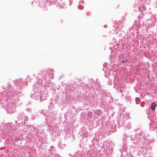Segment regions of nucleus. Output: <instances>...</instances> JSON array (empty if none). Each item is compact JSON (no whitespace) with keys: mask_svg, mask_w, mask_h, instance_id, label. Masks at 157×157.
I'll return each mask as SVG.
<instances>
[{"mask_svg":"<svg viewBox=\"0 0 157 157\" xmlns=\"http://www.w3.org/2000/svg\"><path fill=\"white\" fill-rule=\"evenodd\" d=\"M56 6L59 8H63L65 6V4L64 3H57Z\"/></svg>","mask_w":157,"mask_h":157,"instance_id":"obj_7","label":"nucleus"},{"mask_svg":"<svg viewBox=\"0 0 157 157\" xmlns=\"http://www.w3.org/2000/svg\"><path fill=\"white\" fill-rule=\"evenodd\" d=\"M128 61L127 60V59H126L125 60H124L122 61V63H125V62H127Z\"/></svg>","mask_w":157,"mask_h":157,"instance_id":"obj_14","label":"nucleus"},{"mask_svg":"<svg viewBox=\"0 0 157 157\" xmlns=\"http://www.w3.org/2000/svg\"><path fill=\"white\" fill-rule=\"evenodd\" d=\"M53 69H46L41 72L42 75L44 76V77L45 78V79L47 78H51L52 77H53Z\"/></svg>","mask_w":157,"mask_h":157,"instance_id":"obj_3","label":"nucleus"},{"mask_svg":"<svg viewBox=\"0 0 157 157\" xmlns=\"http://www.w3.org/2000/svg\"><path fill=\"white\" fill-rule=\"evenodd\" d=\"M83 1H80V2H79V4L78 5V8L79 9H82L83 8V6L81 5V4H83Z\"/></svg>","mask_w":157,"mask_h":157,"instance_id":"obj_8","label":"nucleus"},{"mask_svg":"<svg viewBox=\"0 0 157 157\" xmlns=\"http://www.w3.org/2000/svg\"><path fill=\"white\" fill-rule=\"evenodd\" d=\"M138 10L142 12L143 13H145V11L146 10V6L144 5H142L140 7H139Z\"/></svg>","mask_w":157,"mask_h":157,"instance_id":"obj_5","label":"nucleus"},{"mask_svg":"<svg viewBox=\"0 0 157 157\" xmlns=\"http://www.w3.org/2000/svg\"><path fill=\"white\" fill-rule=\"evenodd\" d=\"M88 116L91 118L93 116V113L91 112H89L87 114Z\"/></svg>","mask_w":157,"mask_h":157,"instance_id":"obj_10","label":"nucleus"},{"mask_svg":"<svg viewBox=\"0 0 157 157\" xmlns=\"http://www.w3.org/2000/svg\"><path fill=\"white\" fill-rule=\"evenodd\" d=\"M45 97H43V98H44Z\"/></svg>","mask_w":157,"mask_h":157,"instance_id":"obj_17","label":"nucleus"},{"mask_svg":"<svg viewBox=\"0 0 157 157\" xmlns=\"http://www.w3.org/2000/svg\"><path fill=\"white\" fill-rule=\"evenodd\" d=\"M106 25H105V26H104V27H106Z\"/></svg>","mask_w":157,"mask_h":157,"instance_id":"obj_16","label":"nucleus"},{"mask_svg":"<svg viewBox=\"0 0 157 157\" xmlns=\"http://www.w3.org/2000/svg\"><path fill=\"white\" fill-rule=\"evenodd\" d=\"M50 157H61L60 156H59L58 154H52L51 155Z\"/></svg>","mask_w":157,"mask_h":157,"instance_id":"obj_9","label":"nucleus"},{"mask_svg":"<svg viewBox=\"0 0 157 157\" xmlns=\"http://www.w3.org/2000/svg\"><path fill=\"white\" fill-rule=\"evenodd\" d=\"M141 1H144V3H146L147 4H149L151 1V0H141Z\"/></svg>","mask_w":157,"mask_h":157,"instance_id":"obj_11","label":"nucleus"},{"mask_svg":"<svg viewBox=\"0 0 157 157\" xmlns=\"http://www.w3.org/2000/svg\"><path fill=\"white\" fill-rule=\"evenodd\" d=\"M35 86H36V87H37V86H38V89L39 88H40L41 87V85L40 84L39 85V84H37V83H36V84H35Z\"/></svg>","mask_w":157,"mask_h":157,"instance_id":"obj_13","label":"nucleus"},{"mask_svg":"<svg viewBox=\"0 0 157 157\" xmlns=\"http://www.w3.org/2000/svg\"><path fill=\"white\" fill-rule=\"evenodd\" d=\"M29 77H28L27 78V79L28 80H29Z\"/></svg>","mask_w":157,"mask_h":157,"instance_id":"obj_15","label":"nucleus"},{"mask_svg":"<svg viewBox=\"0 0 157 157\" xmlns=\"http://www.w3.org/2000/svg\"><path fill=\"white\" fill-rule=\"evenodd\" d=\"M32 97L36 100H39L40 101H43L44 100L47 99L48 96L45 94H43L41 95V93L39 91L34 92V94H32Z\"/></svg>","mask_w":157,"mask_h":157,"instance_id":"obj_2","label":"nucleus"},{"mask_svg":"<svg viewBox=\"0 0 157 157\" xmlns=\"http://www.w3.org/2000/svg\"><path fill=\"white\" fill-rule=\"evenodd\" d=\"M126 126L128 129H130L131 128V124L130 123H128L127 124Z\"/></svg>","mask_w":157,"mask_h":157,"instance_id":"obj_12","label":"nucleus"},{"mask_svg":"<svg viewBox=\"0 0 157 157\" xmlns=\"http://www.w3.org/2000/svg\"><path fill=\"white\" fill-rule=\"evenodd\" d=\"M134 140L136 141L138 143H136L138 144H144V137L142 135L140 134L135 135L134 138Z\"/></svg>","mask_w":157,"mask_h":157,"instance_id":"obj_4","label":"nucleus"},{"mask_svg":"<svg viewBox=\"0 0 157 157\" xmlns=\"http://www.w3.org/2000/svg\"><path fill=\"white\" fill-rule=\"evenodd\" d=\"M7 99L6 100V105L5 106V109L7 113L11 114L14 113L15 111V108L17 106L13 100H11V101L9 102Z\"/></svg>","mask_w":157,"mask_h":157,"instance_id":"obj_1","label":"nucleus"},{"mask_svg":"<svg viewBox=\"0 0 157 157\" xmlns=\"http://www.w3.org/2000/svg\"><path fill=\"white\" fill-rule=\"evenodd\" d=\"M157 106V105L155 102H153L151 103V108L152 110H154L155 109L156 106Z\"/></svg>","mask_w":157,"mask_h":157,"instance_id":"obj_6","label":"nucleus"}]
</instances>
